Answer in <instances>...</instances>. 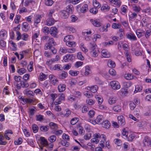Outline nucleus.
<instances>
[{
  "instance_id": "1",
  "label": "nucleus",
  "mask_w": 151,
  "mask_h": 151,
  "mask_svg": "<svg viewBox=\"0 0 151 151\" xmlns=\"http://www.w3.org/2000/svg\"><path fill=\"white\" fill-rule=\"evenodd\" d=\"M41 39L43 42H47L44 46V49L47 50L49 49L53 54H56L57 50L53 46H55L56 44L53 39L48 36H44L42 37Z\"/></svg>"
},
{
  "instance_id": "2",
  "label": "nucleus",
  "mask_w": 151,
  "mask_h": 151,
  "mask_svg": "<svg viewBox=\"0 0 151 151\" xmlns=\"http://www.w3.org/2000/svg\"><path fill=\"white\" fill-rule=\"evenodd\" d=\"M110 86L111 88L114 90H116L119 89L121 88V85L117 81H112L109 83Z\"/></svg>"
},
{
  "instance_id": "3",
  "label": "nucleus",
  "mask_w": 151,
  "mask_h": 151,
  "mask_svg": "<svg viewBox=\"0 0 151 151\" xmlns=\"http://www.w3.org/2000/svg\"><path fill=\"white\" fill-rule=\"evenodd\" d=\"M100 134L98 133H96L93 134V138L91 140V142L92 143L98 144L100 141Z\"/></svg>"
},
{
  "instance_id": "4",
  "label": "nucleus",
  "mask_w": 151,
  "mask_h": 151,
  "mask_svg": "<svg viewBox=\"0 0 151 151\" xmlns=\"http://www.w3.org/2000/svg\"><path fill=\"white\" fill-rule=\"evenodd\" d=\"M29 86V84L27 82L25 81H20L19 83H17V88L20 89L21 87L23 88H27Z\"/></svg>"
},
{
  "instance_id": "5",
  "label": "nucleus",
  "mask_w": 151,
  "mask_h": 151,
  "mask_svg": "<svg viewBox=\"0 0 151 151\" xmlns=\"http://www.w3.org/2000/svg\"><path fill=\"white\" fill-rule=\"evenodd\" d=\"M49 77L50 83L53 85H55L58 83V80L54 76L52 75H50L49 76Z\"/></svg>"
},
{
  "instance_id": "6",
  "label": "nucleus",
  "mask_w": 151,
  "mask_h": 151,
  "mask_svg": "<svg viewBox=\"0 0 151 151\" xmlns=\"http://www.w3.org/2000/svg\"><path fill=\"white\" fill-rule=\"evenodd\" d=\"M144 146L148 147H151V139L147 137H145L143 141Z\"/></svg>"
},
{
  "instance_id": "7",
  "label": "nucleus",
  "mask_w": 151,
  "mask_h": 151,
  "mask_svg": "<svg viewBox=\"0 0 151 151\" xmlns=\"http://www.w3.org/2000/svg\"><path fill=\"white\" fill-rule=\"evenodd\" d=\"M42 18V16L40 15H36L34 17V24L36 27H37V24L40 23Z\"/></svg>"
},
{
  "instance_id": "8",
  "label": "nucleus",
  "mask_w": 151,
  "mask_h": 151,
  "mask_svg": "<svg viewBox=\"0 0 151 151\" xmlns=\"http://www.w3.org/2000/svg\"><path fill=\"white\" fill-rule=\"evenodd\" d=\"M90 21L96 27H99L101 26V24L99 19H92Z\"/></svg>"
},
{
  "instance_id": "9",
  "label": "nucleus",
  "mask_w": 151,
  "mask_h": 151,
  "mask_svg": "<svg viewBox=\"0 0 151 151\" xmlns=\"http://www.w3.org/2000/svg\"><path fill=\"white\" fill-rule=\"evenodd\" d=\"M49 33L52 36L56 37L58 33V29L56 27H52L50 29Z\"/></svg>"
},
{
  "instance_id": "10",
  "label": "nucleus",
  "mask_w": 151,
  "mask_h": 151,
  "mask_svg": "<svg viewBox=\"0 0 151 151\" xmlns=\"http://www.w3.org/2000/svg\"><path fill=\"white\" fill-rule=\"evenodd\" d=\"M117 100V97L115 96H111L108 100V102L110 104H115Z\"/></svg>"
},
{
  "instance_id": "11",
  "label": "nucleus",
  "mask_w": 151,
  "mask_h": 151,
  "mask_svg": "<svg viewBox=\"0 0 151 151\" xmlns=\"http://www.w3.org/2000/svg\"><path fill=\"white\" fill-rule=\"evenodd\" d=\"M68 76V73L65 71H63L58 75V78L60 79L65 78Z\"/></svg>"
},
{
  "instance_id": "12",
  "label": "nucleus",
  "mask_w": 151,
  "mask_h": 151,
  "mask_svg": "<svg viewBox=\"0 0 151 151\" xmlns=\"http://www.w3.org/2000/svg\"><path fill=\"white\" fill-rule=\"evenodd\" d=\"M91 66L88 65L86 66L85 68V72L84 73V76H87L91 74Z\"/></svg>"
},
{
  "instance_id": "13",
  "label": "nucleus",
  "mask_w": 151,
  "mask_h": 151,
  "mask_svg": "<svg viewBox=\"0 0 151 151\" xmlns=\"http://www.w3.org/2000/svg\"><path fill=\"white\" fill-rule=\"evenodd\" d=\"M55 22V21L53 18L49 17L47 19L45 24L48 26H50L53 25Z\"/></svg>"
},
{
  "instance_id": "14",
  "label": "nucleus",
  "mask_w": 151,
  "mask_h": 151,
  "mask_svg": "<svg viewBox=\"0 0 151 151\" xmlns=\"http://www.w3.org/2000/svg\"><path fill=\"white\" fill-rule=\"evenodd\" d=\"M118 123L121 125H124L125 124V121L124 116L122 115L119 116L117 117Z\"/></svg>"
},
{
  "instance_id": "15",
  "label": "nucleus",
  "mask_w": 151,
  "mask_h": 151,
  "mask_svg": "<svg viewBox=\"0 0 151 151\" xmlns=\"http://www.w3.org/2000/svg\"><path fill=\"white\" fill-rule=\"evenodd\" d=\"M73 56L72 55L68 54L64 57L63 59L65 62H67L69 60H73Z\"/></svg>"
},
{
  "instance_id": "16",
  "label": "nucleus",
  "mask_w": 151,
  "mask_h": 151,
  "mask_svg": "<svg viewBox=\"0 0 151 151\" xmlns=\"http://www.w3.org/2000/svg\"><path fill=\"white\" fill-rule=\"evenodd\" d=\"M136 34L138 38H140L145 35V31L143 30L138 29L136 32Z\"/></svg>"
},
{
  "instance_id": "17",
  "label": "nucleus",
  "mask_w": 151,
  "mask_h": 151,
  "mask_svg": "<svg viewBox=\"0 0 151 151\" xmlns=\"http://www.w3.org/2000/svg\"><path fill=\"white\" fill-rule=\"evenodd\" d=\"M101 55L105 58H109L111 56L110 54L105 49H103L102 50Z\"/></svg>"
},
{
  "instance_id": "18",
  "label": "nucleus",
  "mask_w": 151,
  "mask_h": 151,
  "mask_svg": "<svg viewBox=\"0 0 151 151\" xmlns=\"http://www.w3.org/2000/svg\"><path fill=\"white\" fill-rule=\"evenodd\" d=\"M109 1L110 4L112 5H115L118 7H119L121 4V3L119 0H109Z\"/></svg>"
},
{
  "instance_id": "19",
  "label": "nucleus",
  "mask_w": 151,
  "mask_h": 151,
  "mask_svg": "<svg viewBox=\"0 0 151 151\" xmlns=\"http://www.w3.org/2000/svg\"><path fill=\"white\" fill-rule=\"evenodd\" d=\"M29 28V27L27 22H24L22 23V29L23 31L27 32L28 31Z\"/></svg>"
},
{
  "instance_id": "20",
  "label": "nucleus",
  "mask_w": 151,
  "mask_h": 151,
  "mask_svg": "<svg viewBox=\"0 0 151 151\" xmlns=\"http://www.w3.org/2000/svg\"><path fill=\"white\" fill-rule=\"evenodd\" d=\"M23 93L24 95L30 97L33 96L34 95V93L33 91L27 89L23 91Z\"/></svg>"
},
{
  "instance_id": "21",
  "label": "nucleus",
  "mask_w": 151,
  "mask_h": 151,
  "mask_svg": "<svg viewBox=\"0 0 151 151\" xmlns=\"http://www.w3.org/2000/svg\"><path fill=\"white\" fill-rule=\"evenodd\" d=\"M0 36L2 39H5L7 37V32L4 29H1L0 31Z\"/></svg>"
},
{
  "instance_id": "22",
  "label": "nucleus",
  "mask_w": 151,
  "mask_h": 151,
  "mask_svg": "<svg viewBox=\"0 0 151 151\" xmlns=\"http://www.w3.org/2000/svg\"><path fill=\"white\" fill-rule=\"evenodd\" d=\"M96 121L98 124H101L104 120V117L102 115H99L96 117Z\"/></svg>"
},
{
  "instance_id": "23",
  "label": "nucleus",
  "mask_w": 151,
  "mask_h": 151,
  "mask_svg": "<svg viewBox=\"0 0 151 151\" xmlns=\"http://www.w3.org/2000/svg\"><path fill=\"white\" fill-rule=\"evenodd\" d=\"M137 14L134 12H131L130 14H129V20L131 21H134L137 17Z\"/></svg>"
},
{
  "instance_id": "24",
  "label": "nucleus",
  "mask_w": 151,
  "mask_h": 151,
  "mask_svg": "<svg viewBox=\"0 0 151 151\" xmlns=\"http://www.w3.org/2000/svg\"><path fill=\"white\" fill-rule=\"evenodd\" d=\"M127 38L131 40L136 41L137 40V38L134 34L133 33H130L127 35Z\"/></svg>"
},
{
  "instance_id": "25",
  "label": "nucleus",
  "mask_w": 151,
  "mask_h": 151,
  "mask_svg": "<svg viewBox=\"0 0 151 151\" xmlns=\"http://www.w3.org/2000/svg\"><path fill=\"white\" fill-rule=\"evenodd\" d=\"M74 7L72 5L67 6L66 7V11L69 14H72L74 11Z\"/></svg>"
},
{
  "instance_id": "26",
  "label": "nucleus",
  "mask_w": 151,
  "mask_h": 151,
  "mask_svg": "<svg viewBox=\"0 0 151 151\" xmlns=\"http://www.w3.org/2000/svg\"><path fill=\"white\" fill-rule=\"evenodd\" d=\"M87 89L91 91L93 93H95L98 89V87L96 85L93 86L91 87L88 86L87 87Z\"/></svg>"
},
{
  "instance_id": "27",
  "label": "nucleus",
  "mask_w": 151,
  "mask_h": 151,
  "mask_svg": "<svg viewBox=\"0 0 151 151\" xmlns=\"http://www.w3.org/2000/svg\"><path fill=\"white\" fill-rule=\"evenodd\" d=\"M49 125L51 129L56 130L58 128V126L57 124L54 122H50L49 124Z\"/></svg>"
},
{
  "instance_id": "28",
  "label": "nucleus",
  "mask_w": 151,
  "mask_h": 151,
  "mask_svg": "<svg viewBox=\"0 0 151 151\" xmlns=\"http://www.w3.org/2000/svg\"><path fill=\"white\" fill-rule=\"evenodd\" d=\"M88 9V6L86 4H84L80 8V11L81 13H84L86 12Z\"/></svg>"
},
{
  "instance_id": "29",
  "label": "nucleus",
  "mask_w": 151,
  "mask_h": 151,
  "mask_svg": "<svg viewBox=\"0 0 151 151\" xmlns=\"http://www.w3.org/2000/svg\"><path fill=\"white\" fill-rule=\"evenodd\" d=\"M99 105L101 104L103 101V99L101 96L100 95H96L95 96Z\"/></svg>"
},
{
  "instance_id": "30",
  "label": "nucleus",
  "mask_w": 151,
  "mask_h": 151,
  "mask_svg": "<svg viewBox=\"0 0 151 151\" xmlns=\"http://www.w3.org/2000/svg\"><path fill=\"white\" fill-rule=\"evenodd\" d=\"M66 86L65 84H61L58 87V89L59 92H62L65 90Z\"/></svg>"
},
{
  "instance_id": "31",
  "label": "nucleus",
  "mask_w": 151,
  "mask_h": 151,
  "mask_svg": "<svg viewBox=\"0 0 151 151\" xmlns=\"http://www.w3.org/2000/svg\"><path fill=\"white\" fill-rule=\"evenodd\" d=\"M74 39V37L72 35H68L65 37L63 40L66 42L73 40Z\"/></svg>"
},
{
  "instance_id": "32",
  "label": "nucleus",
  "mask_w": 151,
  "mask_h": 151,
  "mask_svg": "<svg viewBox=\"0 0 151 151\" xmlns=\"http://www.w3.org/2000/svg\"><path fill=\"white\" fill-rule=\"evenodd\" d=\"M69 14L66 11H61L60 12L61 16L63 18H66L68 17Z\"/></svg>"
},
{
  "instance_id": "33",
  "label": "nucleus",
  "mask_w": 151,
  "mask_h": 151,
  "mask_svg": "<svg viewBox=\"0 0 151 151\" xmlns=\"http://www.w3.org/2000/svg\"><path fill=\"white\" fill-rule=\"evenodd\" d=\"M103 127L106 128H109L110 126V124L108 120H105L103 121L101 123Z\"/></svg>"
},
{
  "instance_id": "34",
  "label": "nucleus",
  "mask_w": 151,
  "mask_h": 151,
  "mask_svg": "<svg viewBox=\"0 0 151 151\" xmlns=\"http://www.w3.org/2000/svg\"><path fill=\"white\" fill-rule=\"evenodd\" d=\"M132 7L134 11L137 13L139 12L141 9L140 6L135 4L132 5Z\"/></svg>"
},
{
  "instance_id": "35",
  "label": "nucleus",
  "mask_w": 151,
  "mask_h": 151,
  "mask_svg": "<svg viewBox=\"0 0 151 151\" xmlns=\"http://www.w3.org/2000/svg\"><path fill=\"white\" fill-rule=\"evenodd\" d=\"M114 142L116 145L117 146L119 147L122 145V142L119 139L116 138L114 139L113 140Z\"/></svg>"
},
{
  "instance_id": "36",
  "label": "nucleus",
  "mask_w": 151,
  "mask_h": 151,
  "mask_svg": "<svg viewBox=\"0 0 151 151\" xmlns=\"http://www.w3.org/2000/svg\"><path fill=\"white\" fill-rule=\"evenodd\" d=\"M96 45L94 43H90L88 45L89 49L91 51L96 49Z\"/></svg>"
},
{
  "instance_id": "37",
  "label": "nucleus",
  "mask_w": 151,
  "mask_h": 151,
  "mask_svg": "<svg viewBox=\"0 0 151 151\" xmlns=\"http://www.w3.org/2000/svg\"><path fill=\"white\" fill-rule=\"evenodd\" d=\"M122 109L121 107L119 105L114 106L113 108V110L116 112H119L121 111Z\"/></svg>"
},
{
  "instance_id": "38",
  "label": "nucleus",
  "mask_w": 151,
  "mask_h": 151,
  "mask_svg": "<svg viewBox=\"0 0 151 151\" xmlns=\"http://www.w3.org/2000/svg\"><path fill=\"white\" fill-rule=\"evenodd\" d=\"M91 56L93 57H96L98 55L99 50L96 49L95 50L91 51L90 52Z\"/></svg>"
},
{
  "instance_id": "39",
  "label": "nucleus",
  "mask_w": 151,
  "mask_h": 151,
  "mask_svg": "<svg viewBox=\"0 0 151 151\" xmlns=\"http://www.w3.org/2000/svg\"><path fill=\"white\" fill-rule=\"evenodd\" d=\"M63 68L61 65L60 64H56L53 68V69L54 70H57L58 71L61 70H63Z\"/></svg>"
},
{
  "instance_id": "40",
  "label": "nucleus",
  "mask_w": 151,
  "mask_h": 151,
  "mask_svg": "<svg viewBox=\"0 0 151 151\" xmlns=\"http://www.w3.org/2000/svg\"><path fill=\"white\" fill-rule=\"evenodd\" d=\"M40 139L41 144L44 146H47L48 145L47 141L45 138L43 137H41Z\"/></svg>"
},
{
  "instance_id": "41",
  "label": "nucleus",
  "mask_w": 151,
  "mask_h": 151,
  "mask_svg": "<svg viewBox=\"0 0 151 151\" xmlns=\"http://www.w3.org/2000/svg\"><path fill=\"white\" fill-rule=\"evenodd\" d=\"M93 3L94 7L97 8H99L101 7V4L96 0H93Z\"/></svg>"
},
{
  "instance_id": "42",
  "label": "nucleus",
  "mask_w": 151,
  "mask_h": 151,
  "mask_svg": "<svg viewBox=\"0 0 151 151\" xmlns=\"http://www.w3.org/2000/svg\"><path fill=\"white\" fill-rule=\"evenodd\" d=\"M66 45L69 47H75L76 45L75 42L73 41H69L66 42Z\"/></svg>"
},
{
  "instance_id": "43",
  "label": "nucleus",
  "mask_w": 151,
  "mask_h": 151,
  "mask_svg": "<svg viewBox=\"0 0 151 151\" xmlns=\"http://www.w3.org/2000/svg\"><path fill=\"white\" fill-rule=\"evenodd\" d=\"M107 65L110 68H114L116 66L114 62L111 60H109L108 61Z\"/></svg>"
},
{
  "instance_id": "44",
  "label": "nucleus",
  "mask_w": 151,
  "mask_h": 151,
  "mask_svg": "<svg viewBox=\"0 0 151 151\" xmlns=\"http://www.w3.org/2000/svg\"><path fill=\"white\" fill-rule=\"evenodd\" d=\"M101 10L107 12L110 9V7L107 4H105L103 5L101 7Z\"/></svg>"
},
{
  "instance_id": "45",
  "label": "nucleus",
  "mask_w": 151,
  "mask_h": 151,
  "mask_svg": "<svg viewBox=\"0 0 151 151\" xmlns=\"http://www.w3.org/2000/svg\"><path fill=\"white\" fill-rule=\"evenodd\" d=\"M47 76L42 73H40L39 77V79L41 81L45 80L47 78Z\"/></svg>"
},
{
  "instance_id": "46",
  "label": "nucleus",
  "mask_w": 151,
  "mask_h": 151,
  "mask_svg": "<svg viewBox=\"0 0 151 151\" xmlns=\"http://www.w3.org/2000/svg\"><path fill=\"white\" fill-rule=\"evenodd\" d=\"M123 85L124 86L125 88H129V87H130L132 85V83L130 82H126L124 81V82L123 83Z\"/></svg>"
},
{
  "instance_id": "47",
  "label": "nucleus",
  "mask_w": 151,
  "mask_h": 151,
  "mask_svg": "<svg viewBox=\"0 0 151 151\" xmlns=\"http://www.w3.org/2000/svg\"><path fill=\"white\" fill-rule=\"evenodd\" d=\"M49 129V126H41L40 127V129L42 132L47 131Z\"/></svg>"
},
{
  "instance_id": "48",
  "label": "nucleus",
  "mask_w": 151,
  "mask_h": 151,
  "mask_svg": "<svg viewBox=\"0 0 151 151\" xmlns=\"http://www.w3.org/2000/svg\"><path fill=\"white\" fill-rule=\"evenodd\" d=\"M59 52L61 54L66 53L67 52V49L64 47H61L60 49Z\"/></svg>"
},
{
  "instance_id": "49",
  "label": "nucleus",
  "mask_w": 151,
  "mask_h": 151,
  "mask_svg": "<svg viewBox=\"0 0 151 151\" xmlns=\"http://www.w3.org/2000/svg\"><path fill=\"white\" fill-rule=\"evenodd\" d=\"M42 31L45 35H47L50 32L49 28L47 27H43L42 29Z\"/></svg>"
},
{
  "instance_id": "50",
  "label": "nucleus",
  "mask_w": 151,
  "mask_h": 151,
  "mask_svg": "<svg viewBox=\"0 0 151 151\" xmlns=\"http://www.w3.org/2000/svg\"><path fill=\"white\" fill-rule=\"evenodd\" d=\"M35 2L34 0H27L24 2L25 6H28L30 4H35Z\"/></svg>"
},
{
  "instance_id": "51",
  "label": "nucleus",
  "mask_w": 151,
  "mask_h": 151,
  "mask_svg": "<svg viewBox=\"0 0 151 151\" xmlns=\"http://www.w3.org/2000/svg\"><path fill=\"white\" fill-rule=\"evenodd\" d=\"M27 70L24 68H21L17 70V72L20 75H22L26 72Z\"/></svg>"
},
{
  "instance_id": "52",
  "label": "nucleus",
  "mask_w": 151,
  "mask_h": 151,
  "mask_svg": "<svg viewBox=\"0 0 151 151\" xmlns=\"http://www.w3.org/2000/svg\"><path fill=\"white\" fill-rule=\"evenodd\" d=\"M80 1V0H66V2L72 3L73 4H76L79 3Z\"/></svg>"
},
{
  "instance_id": "53",
  "label": "nucleus",
  "mask_w": 151,
  "mask_h": 151,
  "mask_svg": "<svg viewBox=\"0 0 151 151\" xmlns=\"http://www.w3.org/2000/svg\"><path fill=\"white\" fill-rule=\"evenodd\" d=\"M22 100L24 103H28L29 104H30L33 101L32 99L27 98H23L22 99Z\"/></svg>"
},
{
  "instance_id": "54",
  "label": "nucleus",
  "mask_w": 151,
  "mask_h": 151,
  "mask_svg": "<svg viewBox=\"0 0 151 151\" xmlns=\"http://www.w3.org/2000/svg\"><path fill=\"white\" fill-rule=\"evenodd\" d=\"M78 71H73L72 70H70L69 73L72 76H75L78 75L79 74Z\"/></svg>"
},
{
  "instance_id": "55",
  "label": "nucleus",
  "mask_w": 151,
  "mask_h": 151,
  "mask_svg": "<svg viewBox=\"0 0 151 151\" xmlns=\"http://www.w3.org/2000/svg\"><path fill=\"white\" fill-rule=\"evenodd\" d=\"M151 35V30L150 29L147 30L145 32V35L146 38L147 39Z\"/></svg>"
},
{
  "instance_id": "56",
  "label": "nucleus",
  "mask_w": 151,
  "mask_h": 151,
  "mask_svg": "<svg viewBox=\"0 0 151 151\" xmlns=\"http://www.w3.org/2000/svg\"><path fill=\"white\" fill-rule=\"evenodd\" d=\"M95 114V111L93 110H91L89 111L88 114L89 117L92 118L94 116Z\"/></svg>"
},
{
  "instance_id": "57",
  "label": "nucleus",
  "mask_w": 151,
  "mask_h": 151,
  "mask_svg": "<svg viewBox=\"0 0 151 151\" xmlns=\"http://www.w3.org/2000/svg\"><path fill=\"white\" fill-rule=\"evenodd\" d=\"M86 103L90 105H92L95 103V101L91 99H88L86 100Z\"/></svg>"
},
{
  "instance_id": "58",
  "label": "nucleus",
  "mask_w": 151,
  "mask_h": 151,
  "mask_svg": "<svg viewBox=\"0 0 151 151\" xmlns=\"http://www.w3.org/2000/svg\"><path fill=\"white\" fill-rule=\"evenodd\" d=\"M78 121V118L76 117L73 118L70 121V124L72 125H75Z\"/></svg>"
},
{
  "instance_id": "59",
  "label": "nucleus",
  "mask_w": 151,
  "mask_h": 151,
  "mask_svg": "<svg viewBox=\"0 0 151 151\" xmlns=\"http://www.w3.org/2000/svg\"><path fill=\"white\" fill-rule=\"evenodd\" d=\"M60 144L63 145L65 146L66 147H68L70 145L69 142H67L65 140H62L60 141Z\"/></svg>"
},
{
  "instance_id": "60",
  "label": "nucleus",
  "mask_w": 151,
  "mask_h": 151,
  "mask_svg": "<svg viewBox=\"0 0 151 151\" xmlns=\"http://www.w3.org/2000/svg\"><path fill=\"white\" fill-rule=\"evenodd\" d=\"M121 27V24H116V23H114L113 24L112 27V28L115 29H118L120 28Z\"/></svg>"
},
{
  "instance_id": "61",
  "label": "nucleus",
  "mask_w": 151,
  "mask_h": 151,
  "mask_svg": "<svg viewBox=\"0 0 151 151\" xmlns=\"http://www.w3.org/2000/svg\"><path fill=\"white\" fill-rule=\"evenodd\" d=\"M56 139V137L55 135H52L51 136L48 138V140L51 142H54Z\"/></svg>"
},
{
  "instance_id": "62",
  "label": "nucleus",
  "mask_w": 151,
  "mask_h": 151,
  "mask_svg": "<svg viewBox=\"0 0 151 151\" xmlns=\"http://www.w3.org/2000/svg\"><path fill=\"white\" fill-rule=\"evenodd\" d=\"M90 12L91 13H92L94 14H95L98 13V10L97 8L94 7L91 9L90 10Z\"/></svg>"
},
{
  "instance_id": "63",
  "label": "nucleus",
  "mask_w": 151,
  "mask_h": 151,
  "mask_svg": "<svg viewBox=\"0 0 151 151\" xmlns=\"http://www.w3.org/2000/svg\"><path fill=\"white\" fill-rule=\"evenodd\" d=\"M45 1V4L47 6H51L53 4V1L52 0H44Z\"/></svg>"
},
{
  "instance_id": "64",
  "label": "nucleus",
  "mask_w": 151,
  "mask_h": 151,
  "mask_svg": "<svg viewBox=\"0 0 151 151\" xmlns=\"http://www.w3.org/2000/svg\"><path fill=\"white\" fill-rule=\"evenodd\" d=\"M125 57L127 58V61L129 63L131 62V60L130 59V55L129 53L127 52H125Z\"/></svg>"
}]
</instances>
